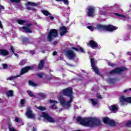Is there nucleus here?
<instances>
[{
    "label": "nucleus",
    "mask_w": 131,
    "mask_h": 131,
    "mask_svg": "<svg viewBox=\"0 0 131 131\" xmlns=\"http://www.w3.org/2000/svg\"><path fill=\"white\" fill-rule=\"evenodd\" d=\"M62 95L64 96H67V97H69L68 100H66L65 98L62 96H60L58 97V100L60 104V105L66 109H68V108H70L71 107V103L73 102V99H74V97L72 94V88H68L63 90H62L61 92Z\"/></svg>",
    "instance_id": "nucleus-1"
},
{
    "label": "nucleus",
    "mask_w": 131,
    "mask_h": 131,
    "mask_svg": "<svg viewBox=\"0 0 131 131\" xmlns=\"http://www.w3.org/2000/svg\"><path fill=\"white\" fill-rule=\"evenodd\" d=\"M78 123L84 126H95V125H100L101 124V121L99 118H81L79 117L77 119Z\"/></svg>",
    "instance_id": "nucleus-2"
},
{
    "label": "nucleus",
    "mask_w": 131,
    "mask_h": 131,
    "mask_svg": "<svg viewBox=\"0 0 131 131\" xmlns=\"http://www.w3.org/2000/svg\"><path fill=\"white\" fill-rule=\"evenodd\" d=\"M89 30L91 31H94L96 28L98 29V30H100V31H110L111 32H112V31H114V30H116L118 29V27L116 26H114L113 25H108L107 26H103L102 25H97L96 28H94L92 26H88L86 27Z\"/></svg>",
    "instance_id": "nucleus-3"
},
{
    "label": "nucleus",
    "mask_w": 131,
    "mask_h": 131,
    "mask_svg": "<svg viewBox=\"0 0 131 131\" xmlns=\"http://www.w3.org/2000/svg\"><path fill=\"white\" fill-rule=\"evenodd\" d=\"M16 21L17 23L20 25L27 26V27L20 28V30H21V31H23L24 32H29V33H31V32H32V27H31V24H28L27 21L24 20L17 19Z\"/></svg>",
    "instance_id": "nucleus-4"
},
{
    "label": "nucleus",
    "mask_w": 131,
    "mask_h": 131,
    "mask_svg": "<svg viewBox=\"0 0 131 131\" xmlns=\"http://www.w3.org/2000/svg\"><path fill=\"white\" fill-rule=\"evenodd\" d=\"M33 68H34V66L26 67L24 69H21L20 74L19 75H18L17 76H11L9 78H8V79L9 80H13V79L17 78V77H20L21 75H23V74L26 73V72H27V71H28L29 70H32Z\"/></svg>",
    "instance_id": "nucleus-5"
},
{
    "label": "nucleus",
    "mask_w": 131,
    "mask_h": 131,
    "mask_svg": "<svg viewBox=\"0 0 131 131\" xmlns=\"http://www.w3.org/2000/svg\"><path fill=\"white\" fill-rule=\"evenodd\" d=\"M58 36V32L56 29L51 30L48 36V39L49 41H51L54 39V37Z\"/></svg>",
    "instance_id": "nucleus-6"
},
{
    "label": "nucleus",
    "mask_w": 131,
    "mask_h": 131,
    "mask_svg": "<svg viewBox=\"0 0 131 131\" xmlns=\"http://www.w3.org/2000/svg\"><path fill=\"white\" fill-rule=\"evenodd\" d=\"M102 121L104 123L107 125H110V126H115L116 123L115 121L112 119H110L108 117H104L102 118Z\"/></svg>",
    "instance_id": "nucleus-7"
},
{
    "label": "nucleus",
    "mask_w": 131,
    "mask_h": 131,
    "mask_svg": "<svg viewBox=\"0 0 131 131\" xmlns=\"http://www.w3.org/2000/svg\"><path fill=\"white\" fill-rule=\"evenodd\" d=\"M42 117H43L45 121H48V122H55L54 118H52L49 115L46 113H42Z\"/></svg>",
    "instance_id": "nucleus-8"
},
{
    "label": "nucleus",
    "mask_w": 131,
    "mask_h": 131,
    "mask_svg": "<svg viewBox=\"0 0 131 131\" xmlns=\"http://www.w3.org/2000/svg\"><path fill=\"white\" fill-rule=\"evenodd\" d=\"M87 15L89 17H93L95 15V7L89 6L87 8Z\"/></svg>",
    "instance_id": "nucleus-9"
},
{
    "label": "nucleus",
    "mask_w": 131,
    "mask_h": 131,
    "mask_svg": "<svg viewBox=\"0 0 131 131\" xmlns=\"http://www.w3.org/2000/svg\"><path fill=\"white\" fill-rule=\"evenodd\" d=\"M120 101L122 103V105H124V104H126V103H131V97L121 96L120 98Z\"/></svg>",
    "instance_id": "nucleus-10"
},
{
    "label": "nucleus",
    "mask_w": 131,
    "mask_h": 131,
    "mask_svg": "<svg viewBox=\"0 0 131 131\" xmlns=\"http://www.w3.org/2000/svg\"><path fill=\"white\" fill-rule=\"evenodd\" d=\"M125 70H127V69L125 67H121L119 68L115 69L114 70H112L110 72L111 74H114V73H120L122 71H125Z\"/></svg>",
    "instance_id": "nucleus-11"
},
{
    "label": "nucleus",
    "mask_w": 131,
    "mask_h": 131,
    "mask_svg": "<svg viewBox=\"0 0 131 131\" xmlns=\"http://www.w3.org/2000/svg\"><path fill=\"white\" fill-rule=\"evenodd\" d=\"M91 66L94 70L95 71V73L98 74V75H100V73L99 72V70L98 69V68L96 67L95 61L94 60L93 58H92L91 59Z\"/></svg>",
    "instance_id": "nucleus-12"
},
{
    "label": "nucleus",
    "mask_w": 131,
    "mask_h": 131,
    "mask_svg": "<svg viewBox=\"0 0 131 131\" xmlns=\"http://www.w3.org/2000/svg\"><path fill=\"white\" fill-rule=\"evenodd\" d=\"M66 55L70 60L74 59L75 58V53L72 50H69L67 51Z\"/></svg>",
    "instance_id": "nucleus-13"
},
{
    "label": "nucleus",
    "mask_w": 131,
    "mask_h": 131,
    "mask_svg": "<svg viewBox=\"0 0 131 131\" xmlns=\"http://www.w3.org/2000/svg\"><path fill=\"white\" fill-rule=\"evenodd\" d=\"M26 116H27L28 118H35V115L32 113V111H31V108L29 107L28 108V111L26 113Z\"/></svg>",
    "instance_id": "nucleus-14"
},
{
    "label": "nucleus",
    "mask_w": 131,
    "mask_h": 131,
    "mask_svg": "<svg viewBox=\"0 0 131 131\" xmlns=\"http://www.w3.org/2000/svg\"><path fill=\"white\" fill-rule=\"evenodd\" d=\"M60 34L61 36L65 35L67 33V28L65 27H61L59 29Z\"/></svg>",
    "instance_id": "nucleus-15"
},
{
    "label": "nucleus",
    "mask_w": 131,
    "mask_h": 131,
    "mask_svg": "<svg viewBox=\"0 0 131 131\" xmlns=\"http://www.w3.org/2000/svg\"><path fill=\"white\" fill-rule=\"evenodd\" d=\"M88 46H90L92 49H96V48H98V43L93 40H91Z\"/></svg>",
    "instance_id": "nucleus-16"
},
{
    "label": "nucleus",
    "mask_w": 131,
    "mask_h": 131,
    "mask_svg": "<svg viewBox=\"0 0 131 131\" xmlns=\"http://www.w3.org/2000/svg\"><path fill=\"white\" fill-rule=\"evenodd\" d=\"M110 110L112 111L114 113H116L117 110H118V107L115 105H112L110 107Z\"/></svg>",
    "instance_id": "nucleus-17"
},
{
    "label": "nucleus",
    "mask_w": 131,
    "mask_h": 131,
    "mask_svg": "<svg viewBox=\"0 0 131 131\" xmlns=\"http://www.w3.org/2000/svg\"><path fill=\"white\" fill-rule=\"evenodd\" d=\"M0 55L2 56H7L9 55V52L6 50L0 49Z\"/></svg>",
    "instance_id": "nucleus-18"
},
{
    "label": "nucleus",
    "mask_w": 131,
    "mask_h": 131,
    "mask_svg": "<svg viewBox=\"0 0 131 131\" xmlns=\"http://www.w3.org/2000/svg\"><path fill=\"white\" fill-rule=\"evenodd\" d=\"M41 12L45 16H52V14L51 13L49 12V11H48L46 10H41Z\"/></svg>",
    "instance_id": "nucleus-19"
},
{
    "label": "nucleus",
    "mask_w": 131,
    "mask_h": 131,
    "mask_svg": "<svg viewBox=\"0 0 131 131\" xmlns=\"http://www.w3.org/2000/svg\"><path fill=\"white\" fill-rule=\"evenodd\" d=\"M43 64H45V61L41 60L38 67L39 70H41V69H42V68L43 67Z\"/></svg>",
    "instance_id": "nucleus-20"
},
{
    "label": "nucleus",
    "mask_w": 131,
    "mask_h": 131,
    "mask_svg": "<svg viewBox=\"0 0 131 131\" xmlns=\"http://www.w3.org/2000/svg\"><path fill=\"white\" fill-rule=\"evenodd\" d=\"M35 107L37 109H38V110H40L41 111H45L46 110V107L42 106H37V105H35Z\"/></svg>",
    "instance_id": "nucleus-21"
},
{
    "label": "nucleus",
    "mask_w": 131,
    "mask_h": 131,
    "mask_svg": "<svg viewBox=\"0 0 131 131\" xmlns=\"http://www.w3.org/2000/svg\"><path fill=\"white\" fill-rule=\"evenodd\" d=\"M56 2H63V4L66 5V6H68L69 5V1L68 0H55Z\"/></svg>",
    "instance_id": "nucleus-22"
},
{
    "label": "nucleus",
    "mask_w": 131,
    "mask_h": 131,
    "mask_svg": "<svg viewBox=\"0 0 131 131\" xmlns=\"http://www.w3.org/2000/svg\"><path fill=\"white\" fill-rule=\"evenodd\" d=\"M72 49L73 50H75V51H81V52H82V53L84 52V51L83 50V49H82L81 47H79V48H78V49H77L76 48H75V47H73Z\"/></svg>",
    "instance_id": "nucleus-23"
},
{
    "label": "nucleus",
    "mask_w": 131,
    "mask_h": 131,
    "mask_svg": "<svg viewBox=\"0 0 131 131\" xmlns=\"http://www.w3.org/2000/svg\"><path fill=\"white\" fill-rule=\"evenodd\" d=\"M99 13L101 15H106V13L104 10V8H99Z\"/></svg>",
    "instance_id": "nucleus-24"
},
{
    "label": "nucleus",
    "mask_w": 131,
    "mask_h": 131,
    "mask_svg": "<svg viewBox=\"0 0 131 131\" xmlns=\"http://www.w3.org/2000/svg\"><path fill=\"white\" fill-rule=\"evenodd\" d=\"M90 101L92 102V104L93 105V106H96V105H98V102L96 101L95 99H90Z\"/></svg>",
    "instance_id": "nucleus-25"
},
{
    "label": "nucleus",
    "mask_w": 131,
    "mask_h": 131,
    "mask_svg": "<svg viewBox=\"0 0 131 131\" xmlns=\"http://www.w3.org/2000/svg\"><path fill=\"white\" fill-rule=\"evenodd\" d=\"M29 42V40L27 38H24L23 39V43L24 45H26Z\"/></svg>",
    "instance_id": "nucleus-26"
},
{
    "label": "nucleus",
    "mask_w": 131,
    "mask_h": 131,
    "mask_svg": "<svg viewBox=\"0 0 131 131\" xmlns=\"http://www.w3.org/2000/svg\"><path fill=\"white\" fill-rule=\"evenodd\" d=\"M15 48L11 47L10 50L11 51V52H12V53H13V54L15 55V56H16V57H17V58H18V54L17 53H15Z\"/></svg>",
    "instance_id": "nucleus-27"
},
{
    "label": "nucleus",
    "mask_w": 131,
    "mask_h": 131,
    "mask_svg": "<svg viewBox=\"0 0 131 131\" xmlns=\"http://www.w3.org/2000/svg\"><path fill=\"white\" fill-rule=\"evenodd\" d=\"M27 6H37V4L36 3H33V2H28L27 3Z\"/></svg>",
    "instance_id": "nucleus-28"
},
{
    "label": "nucleus",
    "mask_w": 131,
    "mask_h": 131,
    "mask_svg": "<svg viewBox=\"0 0 131 131\" xmlns=\"http://www.w3.org/2000/svg\"><path fill=\"white\" fill-rule=\"evenodd\" d=\"M29 83L30 85H31L32 86H37V84L33 82L32 81H29Z\"/></svg>",
    "instance_id": "nucleus-29"
},
{
    "label": "nucleus",
    "mask_w": 131,
    "mask_h": 131,
    "mask_svg": "<svg viewBox=\"0 0 131 131\" xmlns=\"http://www.w3.org/2000/svg\"><path fill=\"white\" fill-rule=\"evenodd\" d=\"M8 97H12L13 96V91L10 90L7 93Z\"/></svg>",
    "instance_id": "nucleus-30"
},
{
    "label": "nucleus",
    "mask_w": 131,
    "mask_h": 131,
    "mask_svg": "<svg viewBox=\"0 0 131 131\" xmlns=\"http://www.w3.org/2000/svg\"><path fill=\"white\" fill-rule=\"evenodd\" d=\"M106 81L109 82V83H113L114 81H115V80L114 79L108 78L107 79Z\"/></svg>",
    "instance_id": "nucleus-31"
},
{
    "label": "nucleus",
    "mask_w": 131,
    "mask_h": 131,
    "mask_svg": "<svg viewBox=\"0 0 131 131\" xmlns=\"http://www.w3.org/2000/svg\"><path fill=\"white\" fill-rule=\"evenodd\" d=\"M27 93H28V94L30 96V97H34V95H33V93L29 90L27 91Z\"/></svg>",
    "instance_id": "nucleus-32"
},
{
    "label": "nucleus",
    "mask_w": 131,
    "mask_h": 131,
    "mask_svg": "<svg viewBox=\"0 0 131 131\" xmlns=\"http://www.w3.org/2000/svg\"><path fill=\"white\" fill-rule=\"evenodd\" d=\"M50 108L51 109H54V110H57L58 109V107H57V105L56 104H53L50 106Z\"/></svg>",
    "instance_id": "nucleus-33"
},
{
    "label": "nucleus",
    "mask_w": 131,
    "mask_h": 131,
    "mask_svg": "<svg viewBox=\"0 0 131 131\" xmlns=\"http://www.w3.org/2000/svg\"><path fill=\"white\" fill-rule=\"evenodd\" d=\"M115 15L116 16H118V17H122V18H125V16L122 15V14H118V13H115Z\"/></svg>",
    "instance_id": "nucleus-34"
},
{
    "label": "nucleus",
    "mask_w": 131,
    "mask_h": 131,
    "mask_svg": "<svg viewBox=\"0 0 131 131\" xmlns=\"http://www.w3.org/2000/svg\"><path fill=\"white\" fill-rule=\"evenodd\" d=\"M49 102L51 104H58V101L55 100H50Z\"/></svg>",
    "instance_id": "nucleus-35"
},
{
    "label": "nucleus",
    "mask_w": 131,
    "mask_h": 131,
    "mask_svg": "<svg viewBox=\"0 0 131 131\" xmlns=\"http://www.w3.org/2000/svg\"><path fill=\"white\" fill-rule=\"evenodd\" d=\"M27 9L28 10H31V11H35L34 8L31 7V6H27Z\"/></svg>",
    "instance_id": "nucleus-36"
},
{
    "label": "nucleus",
    "mask_w": 131,
    "mask_h": 131,
    "mask_svg": "<svg viewBox=\"0 0 131 131\" xmlns=\"http://www.w3.org/2000/svg\"><path fill=\"white\" fill-rule=\"evenodd\" d=\"M37 75L38 76V77H39L40 78H42V77H43V73H38L37 74Z\"/></svg>",
    "instance_id": "nucleus-37"
},
{
    "label": "nucleus",
    "mask_w": 131,
    "mask_h": 131,
    "mask_svg": "<svg viewBox=\"0 0 131 131\" xmlns=\"http://www.w3.org/2000/svg\"><path fill=\"white\" fill-rule=\"evenodd\" d=\"M25 63H26V61L25 60H22L20 62L19 64H20V65H21V66H22L23 65H25Z\"/></svg>",
    "instance_id": "nucleus-38"
},
{
    "label": "nucleus",
    "mask_w": 131,
    "mask_h": 131,
    "mask_svg": "<svg viewBox=\"0 0 131 131\" xmlns=\"http://www.w3.org/2000/svg\"><path fill=\"white\" fill-rule=\"evenodd\" d=\"M126 126H130L131 125V120L128 121L126 123Z\"/></svg>",
    "instance_id": "nucleus-39"
},
{
    "label": "nucleus",
    "mask_w": 131,
    "mask_h": 131,
    "mask_svg": "<svg viewBox=\"0 0 131 131\" xmlns=\"http://www.w3.org/2000/svg\"><path fill=\"white\" fill-rule=\"evenodd\" d=\"M15 122H20V121H21V119L18 118H15Z\"/></svg>",
    "instance_id": "nucleus-40"
},
{
    "label": "nucleus",
    "mask_w": 131,
    "mask_h": 131,
    "mask_svg": "<svg viewBox=\"0 0 131 131\" xmlns=\"http://www.w3.org/2000/svg\"><path fill=\"white\" fill-rule=\"evenodd\" d=\"M108 66H111L112 67H114V66H115V64L111 62H108Z\"/></svg>",
    "instance_id": "nucleus-41"
},
{
    "label": "nucleus",
    "mask_w": 131,
    "mask_h": 131,
    "mask_svg": "<svg viewBox=\"0 0 131 131\" xmlns=\"http://www.w3.org/2000/svg\"><path fill=\"white\" fill-rule=\"evenodd\" d=\"M2 66L4 69H7V68H8V65L6 63L3 64Z\"/></svg>",
    "instance_id": "nucleus-42"
},
{
    "label": "nucleus",
    "mask_w": 131,
    "mask_h": 131,
    "mask_svg": "<svg viewBox=\"0 0 131 131\" xmlns=\"http://www.w3.org/2000/svg\"><path fill=\"white\" fill-rule=\"evenodd\" d=\"M20 104H21V105H24V104H25V100L21 99L20 101Z\"/></svg>",
    "instance_id": "nucleus-43"
},
{
    "label": "nucleus",
    "mask_w": 131,
    "mask_h": 131,
    "mask_svg": "<svg viewBox=\"0 0 131 131\" xmlns=\"http://www.w3.org/2000/svg\"><path fill=\"white\" fill-rule=\"evenodd\" d=\"M12 3H19L20 2V0H10Z\"/></svg>",
    "instance_id": "nucleus-44"
},
{
    "label": "nucleus",
    "mask_w": 131,
    "mask_h": 131,
    "mask_svg": "<svg viewBox=\"0 0 131 131\" xmlns=\"http://www.w3.org/2000/svg\"><path fill=\"white\" fill-rule=\"evenodd\" d=\"M30 127L32 129V131H36V128H34V126H31Z\"/></svg>",
    "instance_id": "nucleus-45"
},
{
    "label": "nucleus",
    "mask_w": 131,
    "mask_h": 131,
    "mask_svg": "<svg viewBox=\"0 0 131 131\" xmlns=\"http://www.w3.org/2000/svg\"><path fill=\"white\" fill-rule=\"evenodd\" d=\"M4 9H5V7H4V6H3L2 5L0 6V12H2V10H4Z\"/></svg>",
    "instance_id": "nucleus-46"
},
{
    "label": "nucleus",
    "mask_w": 131,
    "mask_h": 131,
    "mask_svg": "<svg viewBox=\"0 0 131 131\" xmlns=\"http://www.w3.org/2000/svg\"><path fill=\"white\" fill-rule=\"evenodd\" d=\"M97 97L98 98V99H102V96L100 94H97Z\"/></svg>",
    "instance_id": "nucleus-47"
},
{
    "label": "nucleus",
    "mask_w": 131,
    "mask_h": 131,
    "mask_svg": "<svg viewBox=\"0 0 131 131\" xmlns=\"http://www.w3.org/2000/svg\"><path fill=\"white\" fill-rule=\"evenodd\" d=\"M50 19H51V20H54V16H52V15H50L49 16Z\"/></svg>",
    "instance_id": "nucleus-48"
},
{
    "label": "nucleus",
    "mask_w": 131,
    "mask_h": 131,
    "mask_svg": "<svg viewBox=\"0 0 131 131\" xmlns=\"http://www.w3.org/2000/svg\"><path fill=\"white\" fill-rule=\"evenodd\" d=\"M30 53L31 54H32V55H34V54H35V52L34 51H31Z\"/></svg>",
    "instance_id": "nucleus-49"
},
{
    "label": "nucleus",
    "mask_w": 131,
    "mask_h": 131,
    "mask_svg": "<svg viewBox=\"0 0 131 131\" xmlns=\"http://www.w3.org/2000/svg\"><path fill=\"white\" fill-rule=\"evenodd\" d=\"M131 91V88H130V89H129L125 90L124 91V93H126V92H127V91Z\"/></svg>",
    "instance_id": "nucleus-50"
},
{
    "label": "nucleus",
    "mask_w": 131,
    "mask_h": 131,
    "mask_svg": "<svg viewBox=\"0 0 131 131\" xmlns=\"http://www.w3.org/2000/svg\"><path fill=\"white\" fill-rule=\"evenodd\" d=\"M53 56H56V55H57V52L54 51V52H53Z\"/></svg>",
    "instance_id": "nucleus-51"
},
{
    "label": "nucleus",
    "mask_w": 131,
    "mask_h": 131,
    "mask_svg": "<svg viewBox=\"0 0 131 131\" xmlns=\"http://www.w3.org/2000/svg\"><path fill=\"white\" fill-rule=\"evenodd\" d=\"M0 28H3V25H2V21H0Z\"/></svg>",
    "instance_id": "nucleus-52"
},
{
    "label": "nucleus",
    "mask_w": 131,
    "mask_h": 131,
    "mask_svg": "<svg viewBox=\"0 0 131 131\" xmlns=\"http://www.w3.org/2000/svg\"><path fill=\"white\" fill-rule=\"evenodd\" d=\"M58 43V41H56L54 42V45H57Z\"/></svg>",
    "instance_id": "nucleus-53"
},
{
    "label": "nucleus",
    "mask_w": 131,
    "mask_h": 131,
    "mask_svg": "<svg viewBox=\"0 0 131 131\" xmlns=\"http://www.w3.org/2000/svg\"><path fill=\"white\" fill-rule=\"evenodd\" d=\"M3 99L0 98V103H3Z\"/></svg>",
    "instance_id": "nucleus-54"
},
{
    "label": "nucleus",
    "mask_w": 131,
    "mask_h": 131,
    "mask_svg": "<svg viewBox=\"0 0 131 131\" xmlns=\"http://www.w3.org/2000/svg\"><path fill=\"white\" fill-rule=\"evenodd\" d=\"M27 129H28V128H27Z\"/></svg>",
    "instance_id": "nucleus-55"
},
{
    "label": "nucleus",
    "mask_w": 131,
    "mask_h": 131,
    "mask_svg": "<svg viewBox=\"0 0 131 131\" xmlns=\"http://www.w3.org/2000/svg\"><path fill=\"white\" fill-rule=\"evenodd\" d=\"M0 61H1V59H0Z\"/></svg>",
    "instance_id": "nucleus-56"
}]
</instances>
